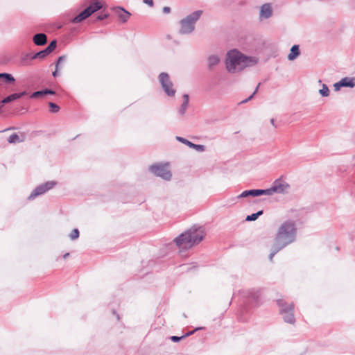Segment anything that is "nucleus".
<instances>
[{"label":"nucleus","instance_id":"obj_18","mask_svg":"<svg viewBox=\"0 0 355 355\" xmlns=\"http://www.w3.org/2000/svg\"><path fill=\"white\" fill-rule=\"evenodd\" d=\"M33 42L37 46H42L46 42V36L44 33H38L34 35Z\"/></svg>","mask_w":355,"mask_h":355},{"label":"nucleus","instance_id":"obj_6","mask_svg":"<svg viewBox=\"0 0 355 355\" xmlns=\"http://www.w3.org/2000/svg\"><path fill=\"white\" fill-rule=\"evenodd\" d=\"M102 8L101 3L94 2L90 4L87 8L83 10L79 15L72 19L73 23H80L89 17L92 14L100 10Z\"/></svg>","mask_w":355,"mask_h":355},{"label":"nucleus","instance_id":"obj_1","mask_svg":"<svg viewBox=\"0 0 355 355\" xmlns=\"http://www.w3.org/2000/svg\"><path fill=\"white\" fill-rule=\"evenodd\" d=\"M297 228L294 221L288 220L283 222L275 237L269 259L272 261L273 257L282 249L295 241Z\"/></svg>","mask_w":355,"mask_h":355},{"label":"nucleus","instance_id":"obj_16","mask_svg":"<svg viewBox=\"0 0 355 355\" xmlns=\"http://www.w3.org/2000/svg\"><path fill=\"white\" fill-rule=\"evenodd\" d=\"M116 14L117 15L119 19L123 22L125 23L128 21L130 16V13L123 8L117 7L115 8Z\"/></svg>","mask_w":355,"mask_h":355},{"label":"nucleus","instance_id":"obj_13","mask_svg":"<svg viewBox=\"0 0 355 355\" xmlns=\"http://www.w3.org/2000/svg\"><path fill=\"white\" fill-rule=\"evenodd\" d=\"M261 195H266V189H250L243 191L237 196L238 198H247L248 196L257 197Z\"/></svg>","mask_w":355,"mask_h":355},{"label":"nucleus","instance_id":"obj_2","mask_svg":"<svg viewBox=\"0 0 355 355\" xmlns=\"http://www.w3.org/2000/svg\"><path fill=\"white\" fill-rule=\"evenodd\" d=\"M205 236L202 227L193 226L174 239L180 250H188L200 243Z\"/></svg>","mask_w":355,"mask_h":355},{"label":"nucleus","instance_id":"obj_23","mask_svg":"<svg viewBox=\"0 0 355 355\" xmlns=\"http://www.w3.org/2000/svg\"><path fill=\"white\" fill-rule=\"evenodd\" d=\"M18 98H19V95L17 94V93H13L10 95L8 96L7 97L4 98L1 101V103L3 104H6V103H8L10 102L14 101Z\"/></svg>","mask_w":355,"mask_h":355},{"label":"nucleus","instance_id":"obj_26","mask_svg":"<svg viewBox=\"0 0 355 355\" xmlns=\"http://www.w3.org/2000/svg\"><path fill=\"white\" fill-rule=\"evenodd\" d=\"M319 93L322 96L326 97L329 95V89L325 84H323L322 89L319 90Z\"/></svg>","mask_w":355,"mask_h":355},{"label":"nucleus","instance_id":"obj_34","mask_svg":"<svg viewBox=\"0 0 355 355\" xmlns=\"http://www.w3.org/2000/svg\"><path fill=\"white\" fill-rule=\"evenodd\" d=\"M170 10H171V9L168 6H165V7L163 8L164 13H166V14L169 13Z\"/></svg>","mask_w":355,"mask_h":355},{"label":"nucleus","instance_id":"obj_24","mask_svg":"<svg viewBox=\"0 0 355 355\" xmlns=\"http://www.w3.org/2000/svg\"><path fill=\"white\" fill-rule=\"evenodd\" d=\"M0 77H3L5 81L8 83H13L15 81L14 76L8 73H0Z\"/></svg>","mask_w":355,"mask_h":355},{"label":"nucleus","instance_id":"obj_33","mask_svg":"<svg viewBox=\"0 0 355 355\" xmlns=\"http://www.w3.org/2000/svg\"><path fill=\"white\" fill-rule=\"evenodd\" d=\"M144 2L146 4H148L150 7H152L153 6V0H144Z\"/></svg>","mask_w":355,"mask_h":355},{"label":"nucleus","instance_id":"obj_7","mask_svg":"<svg viewBox=\"0 0 355 355\" xmlns=\"http://www.w3.org/2000/svg\"><path fill=\"white\" fill-rule=\"evenodd\" d=\"M277 304L280 307V313L283 315V318L286 322L293 324L295 322V317L293 315V304H289L286 306L282 300H277Z\"/></svg>","mask_w":355,"mask_h":355},{"label":"nucleus","instance_id":"obj_10","mask_svg":"<svg viewBox=\"0 0 355 355\" xmlns=\"http://www.w3.org/2000/svg\"><path fill=\"white\" fill-rule=\"evenodd\" d=\"M55 48L56 41L53 40L48 45V46L45 49L40 52H37V53H35L33 55L26 54L22 59V60L25 62L26 60H33L37 58H43L46 57L47 55H49L50 53H51L53 50H55Z\"/></svg>","mask_w":355,"mask_h":355},{"label":"nucleus","instance_id":"obj_38","mask_svg":"<svg viewBox=\"0 0 355 355\" xmlns=\"http://www.w3.org/2000/svg\"><path fill=\"white\" fill-rule=\"evenodd\" d=\"M68 256H69V253H67V254H65L64 255V258L65 259V258H67Z\"/></svg>","mask_w":355,"mask_h":355},{"label":"nucleus","instance_id":"obj_25","mask_svg":"<svg viewBox=\"0 0 355 355\" xmlns=\"http://www.w3.org/2000/svg\"><path fill=\"white\" fill-rule=\"evenodd\" d=\"M263 214V211H259L257 213L252 214L251 215L247 216L245 220L247 221H254L258 218V217Z\"/></svg>","mask_w":355,"mask_h":355},{"label":"nucleus","instance_id":"obj_20","mask_svg":"<svg viewBox=\"0 0 355 355\" xmlns=\"http://www.w3.org/2000/svg\"><path fill=\"white\" fill-rule=\"evenodd\" d=\"M300 54V49L298 45H293L291 49L290 53L288 55V60H294L296 59Z\"/></svg>","mask_w":355,"mask_h":355},{"label":"nucleus","instance_id":"obj_36","mask_svg":"<svg viewBox=\"0 0 355 355\" xmlns=\"http://www.w3.org/2000/svg\"><path fill=\"white\" fill-rule=\"evenodd\" d=\"M58 75V67L57 68V67L55 66V71L54 72H53V76L54 77H56Z\"/></svg>","mask_w":355,"mask_h":355},{"label":"nucleus","instance_id":"obj_27","mask_svg":"<svg viewBox=\"0 0 355 355\" xmlns=\"http://www.w3.org/2000/svg\"><path fill=\"white\" fill-rule=\"evenodd\" d=\"M192 334H193V331H191V332H189V333H188V334H185L184 336H180V337L179 336H173L171 337V339L173 342H178L181 339H182L183 338H186V337H187L188 336H189V335H191Z\"/></svg>","mask_w":355,"mask_h":355},{"label":"nucleus","instance_id":"obj_28","mask_svg":"<svg viewBox=\"0 0 355 355\" xmlns=\"http://www.w3.org/2000/svg\"><path fill=\"white\" fill-rule=\"evenodd\" d=\"M49 105L51 108V112L53 113H57L60 110L59 106L54 103L51 102L49 103Z\"/></svg>","mask_w":355,"mask_h":355},{"label":"nucleus","instance_id":"obj_29","mask_svg":"<svg viewBox=\"0 0 355 355\" xmlns=\"http://www.w3.org/2000/svg\"><path fill=\"white\" fill-rule=\"evenodd\" d=\"M79 236V231L78 229H74L71 234L69 235V237L71 240H75L78 239Z\"/></svg>","mask_w":355,"mask_h":355},{"label":"nucleus","instance_id":"obj_11","mask_svg":"<svg viewBox=\"0 0 355 355\" xmlns=\"http://www.w3.org/2000/svg\"><path fill=\"white\" fill-rule=\"evenodd\" d=\"M55 184L56 182L55 181H49L37 186L30 194V196H28V199L33 200L35 198L37 197L38 196H40L46 193V191L52 189L54 186H55Z\"/></svg>","mask_w":355,"mask_h":355},{"label":"nucleus","instance_id":"obj_9","mask_svg":"<svg viewBox=\"0 0 355 355\" xmlns=\"http://www.w3.org/2000/svg\"><path fill=\"white\" fill-rule=\"evenodd\" d=\"M159 80L164 92L168 96H173L175 90L173 88V84L171 81L169 76L166 73H161L159 76Z\"/></svg>","mask_w":355,"mask_h":355},{"label":"nucleus","instance_id":"obj_17","mask_svg":"<svg viewBox=\"0 0 355 355\" xmlns=\"http://www.w3.org/2000/svg\"><path fill=\"white\" fill-rule=\"evenodd\" d=\"M220 61V58L218 55H211L207 58V66L211 69L216 67Z\"/></svg>","mask_w":355,"mask_h":355},{"label":"nucleus","instance_id":"obj_22","mask_svg":"<svg viewBox=\"0 0 355 355\" xmlns=\"http://www.w3.org/2000/svg\"><path fill=\"white\" fill-rule=\"evenodd\" d=\"M183 98H184V101L182 103L181 107L178 111V112L180 115H184L185 114L186 110L188 107V105H189V95L184 94L183 96Z\"/></svg>","mask_w":355,"mask_h":355},{"label":"nucleus","instance_id":"obj_31","mask_svg":"<svg viewBox=\"0 0 355 355\" xmlns=\"http://www.w3.org/2000/svg\"><path fill=\"white\" fill-rule=\"evenodd\" d=\"M258 292H255L254 290L249 292V296L252 297V299L255 300L258 297L257 295Z\"/></svg>","mask_w":355,"mask_h":355},{"label":"nucleus","instance_id":"obj_37","mask_svg":"<svg viewBox=\"0 0 355 355\" xmlns=\"http://www.w3.org/2000/svg\"><path fill=\"white\" fill-rule=\"evenodd\" d=\"M270 123H271V124H272V125H275V120H274L273 119H272L270 120Z\"/></svg>","mask_w":355,"mask_h":355},{"label":"nucleus","instance_id":"obj_15","mask_svg":"<svg viewBox=\"0 0 355 355\" xmlns=\"http://www.w3.org/2000/svg\"><path fill=\"white\" fill-rule=\"evenodd\" d=\"M272 15V8L270 3H265L260 8L259 17L261 19H268Z\"/></svg>","mask_w":355,"mask_h":355},{"label":"nucleus","instance_id":"obj_30","mask_svg":"<svg viewBox=\"0 0 355 355\" xmlns=\"http://www.w3.org/2000/svg\"><path fill=\"white\" fill-rule=\"evenodd\" d=\"M259 85H260V83L257 85V87H256V89H255L254 92L252 93V94L248 98L243 101V103L248 102L254 96V95L257 92Z\"/></svg>","mask_w":355,"mask_h":355},{"label":"nucleus","instance_id":"obj_19","mask_svg":"<svg viewBox=\"0 0 355 355\" xmlns=\"http://www.w3.org/2000/svg\"><path fill=\"white\" fill-rule=\"evenodd\" d=\"M46 94H55V92L51 89H46L42 90V91H37V92L32 93L30 96V98H42Z\"/></svg>","mask_w":355,"mask_h":355},{"label":"nucleus","instance_id":"obj_8","mask_svg":"<svg viewBox=\"0 0 355 355\" xmlns=\"http://www.w3.org/2000/svg\"><path fill=\"white\" fill-rule=\"evenodd\" d=\"M289 189V184L283 180L279 179L274 182L272 186L266 189V196H272L275 193H284Z\"/></svg>","mask_w":355,"mask_h":355},{"label":"nucleus","instance_id":"obj_32","mask_svg":"<svg viewBox=\"0 0 355 355\" xmlns=\"http://www.w3.org/2000/svg\"><path fill=\"white\" fill-rule=\"evenodd\" d=\"M65 59H66V58H65L64 56H60V57L58 58V62H57V63H56V67H57V68L58 67L59 64H60L61 62L64 61V60H65Z\"/></svg>","mask_w":355,"mask_h":355},{"label":"nucleus","instance_id":"obj_5","mask_svg":"<svg viewBox=\"0 0 355 355\" xmlns=\"http://www.w3.org/2000/svg\"><path fill=\"white\" fill-rule=\"evenodd\" d=\"M150 171L156 176L160 177L164 180H169L172 174L168 169V164H156L150 166Z\"/></svg>","mask_w":355,"mask_h":355},{"label":"nucleus","instance_id":"obj_3","mask_svg":"<svg viewBox=\"0 0 355 355\" xmlns=\"http://www.w3.org/2000/svg\"><path fill=\"white\" fill-rule=\"evenodd\" d=\"M257 62L256 58L245 56L236 49H232L227 53L225 67L228 72L236 73L255 64Z\"/></svg>","mask_w":355,"mask_h":355},{"label":"nucleus","instance_id":"obj_12","mask_svg":"<svg viewBox=\"0 0 355 355\" xmlns=\"http://www.w3.org/2000/svg\"><path fill=\"white\" fill-rule=\"evenodd\" d=\"M355 86V78L345 77L343 78L340 81L336 83L334 85L336 91L339 90L343 87L353 88Z\"/></svg>","mask_w":355,"mask_h":355},{"label":"nucleus","instance_id":"obj_21","mask_svg":"<svg viewBox=\"0 0 355 355\" xmlns=\"http://www.w3.org/2000/svg\"><path fill=\"white\" fill-rule=\"evenodd\" d=\"M25 139L24 135H19L16 133L12 134L8 139V141L10 144L22 142Z\"/></svg>","mask_w":355,"mask_h":355},{"label":"nucleus","instance_id":"obj_35","mask_svg":"<svg viewBox=\"0 0 355 355\" xmlns=\"http://www.w3.org/2000/svg\"><path fill=\"white\" fill-rule=\"evenodd\" d=\"M26 94H27V93H26V91H23V92H19V93H17V94L19 95V98H21V97H22V96H25V95H26Z\"/></svg>","mask_w":355,"mask_h":355},{"label":"nucleus","instance_id":"obj_4","mask_svg":"<svg viewBox=\"0 0 355 355\" xmlns=\"http://www.w3.org/2000/svg\"><path fill=\"white\" fill-rule=\"evenodd\" d=\"M202 13V10H196L180 21V32L182 34H189L193 31L195 24Z\"/></svg>","mask_w":355,"mask_h":355},{"label":"nucleus","instance_id":"obj_14","mask_svg":"<svg viewBox=\"0 0 355 355\" xmlns=\"http://www.w3.org/2000/svg\"><path fill=\"white\" fill-rule=\"evenodd\" d=\"M176 139L182 142V144L189 146L190 148L196 149L198 151L202 152L205 150V146L200 144H195L183 137H176Z\"/></svg>","mask_w":355,"mask_h":355}]
</instances>
